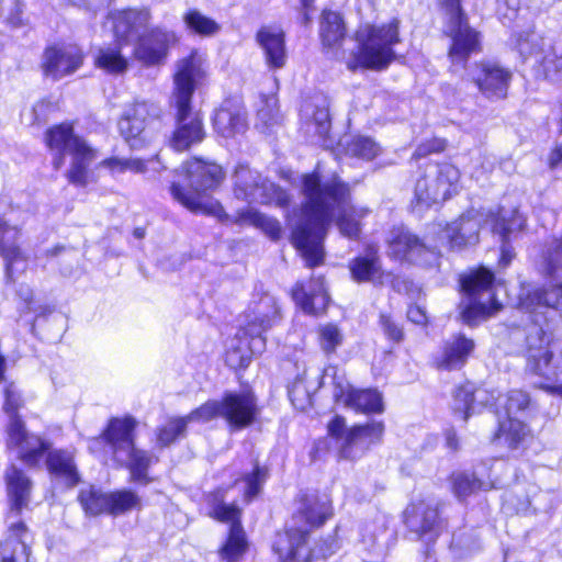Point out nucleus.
I'll return each instance as SVG.
<instances>
[{"mask_svg": "<svg viewBox=\"0 0 562 562\" xmlns=\"http://www.w3.org/2000/svg\"><path fill=\"white\" fill-rule=\"evenodd\" d=\"M381 325L390 339L398 342L403 339V330L386 315H381Z\"/></svg>", "mask_w": 562, "mask_h": 562, "instance_id": "60", "label": "nucleus"}, {"mask_svg": "<svg viewBox=\"0 0 562 562\" xmlns=\"http://www.w3.org/2000/svg\"><path fill=\"white\" fill-rule=\"evenodd\" d=\"M289 396L299 409H304L310 404V394L301 380L289 390Z\"/></svg>", "mask_w": 562, "mask_h": 562, "instance_id": "58", "label": "nucleus"}, {"mask_svg": "<svg viewBox=\"0 0 562 562\" xmlns=\"http://www.w3.org/2000/svg\"><path fill=\"white\" fill-rule=\"evenodd\" d=\"M453 492L458 498H465L471 494L485 488L486 484L470 473H454L452 475Z\"/></svg>", "mask_w": 562, "mask_h": 562, "instance_id": "51", "label": "nucleus"}, {"mask_svg": "<svg viewBox=\"0 0 562 562\" xmlns=\"http://www.w3.org/2000/svg\"><path fill=\"white\" fill-rule=\"evenodd\" d=\"M384 432L382 422H371L366 425L355 426L346 434L345 443H342V453L348 458H355L358 452H363L369 447L378 442Z\"/></svg>", "mask_w": 562, "mask_h": 562, "instance_id": "31", "label": "nucleus"}, {"mask_svg": "<svg viewBox=\"0 0 562 562\" xmlns=\"http://www.w3.org/2000/svg\"><path fill=\"white\" fill-rule=\"evenodd\" d=\"M346 423L345 418L340 416H336L329 424H328V434L337 439H346V434L348 430L345 429Z\"/></svg>", "mask_w": 562, "mask_h": 562, "instance_id": "62", "label": "nucleus"}, {"mask_svg": "<svg viewBox=\"0 0 562 562\" xmlns=\"http://www.w3.org/2000/svg\"><path fill=\"white\" fill-rule=\"evenodd\" d=\"M300 503L292 525L283 532H278L273 542V550L281 562H310L312 552L307 546L308 532L331 516L330 501L326 495L304 494Z\"/></svg>", "mask_w": 562, "mask_h": 562, "instance_id": "3", "label": "nucleus"}, {"mask_svg": "<svg viewBox=\"0 0 562 562\" xmlns=\"http://www.w3.org/2000/svg\"><path fill=\"white\" fill-rule=\"evenodd\" d=\"M7 495L10 504V512L7 524L20 521L21 510L30 503L33 483L26 473L14 464H11L4 472Z\"/></svg>", "mask_w": 562, "mask_h": 562, "instance_id": "24", "label": "nucleus"}, {"mask_svg": "<svg viewBox=\"0 0 562 562\" xmlns=\"http://www.w3.org/2000/svg\"><path fill=\"white\" fill-rule=\"evenodd\" d=\"M460 188V171L456 166L428 162L416 181L415 198L419 204L430 206L450 199Z\"/></svg>", "mask_w": 562, "mask_h": 562, "instance_id": "9", "label": "nucleus"}, {"mask_svg": "<svg viewBox=\"0 0 562 562\" xmlns=\"http://www.w3.org/2000/svg\"><path fill=\"white\" fill-rule=\"evenodd\" d=\"M176 41L172 32L162 29H153L139 34L134 47L136 59L145 65H157L165 60L168 49Z\"/></svg>", "mask_w": 562, "mask_h": 562, "instance_id": "23", "label": "nucleus"}, {"mask_svg": "<svg viewBox=\"0 0 562 562\" xmlns=\"http://www.w3.org/2000/svg\"><path fill=\"white\" fill-rule=\"evenodd\" d=\"M162 110L153 101H135L125 106L119 120V131L132 148L142 147L150 122L160 119Z\"/></svg>", "mask_w": 562, "mask_h": 562, "instance_id": "16", "label": "nucleus"}, {"mask_svg": "<svg viewBox=\"0 0 562 562\" xmlns=\"http://www.w3.org/2000/svg\"><path fill=\"white\" fill-rule=\"evenodd\" d=\"M7 448L29 468H38L50 449V443L42 437L26 430L21 418L12 417L8 423Z\"/></svg>", "mask_w": 562, "mask_h": 562, "instance_id": "15", "label": "nucleus"}, {"mask_svg": "<svg viewBox=\"0 0 562 562\" xmlns=\"http://www.w3.org/2000/svg\"><path fill=\"white\" fill-rule=\"evenodd\" d=\"M405 522L412 533L426 542L435 541L439 535L440 520L436 506L420 502L405 510Z\"/></svg>", "mask_w": 562, "mask_h": 562, "instance_id": "26", "label": "nucleus"}, {"mask_svg": "<svg viewBox=\"0 0 562 562\" xmlns=\"http://www.w3.org/2000/svg\"><path fill=\"white\" fill-rule=\"evenodd\" d=\"M19 296L24 301L26 305L27 311H33L31 304H32V297H33V291L29 285H20L18 290Z\"/></svg>", "mask_w": 562, "mask_h": 562, "instance_id": "64", "label": "nucleus"}, {"mask_svg": "<svg viewBox=\"0 0 562 562\" xmlns=\"http://www.w3.org/2000/svg\"><path fill=\"white\" fill-rule=\"evenodd\" d=\"M474 341L464 335H457L445 341L441 351L435 358L438 369L456 370L462 368L474 350Z\"/></svg>", "mask_w": 562, "mask_h": 562, "instance_id": "30", "label": "nucleus"}, {"mask_svg": "<svg viewBox=\"0 0 562 562\" xmlns=\"http://www.w3.org/2000/svg\"><path fill=\"white\" fill-rule=\"evenodd\" d=\"M532 337L527 338L528 350L525 372L529 376H538L546 382H535V386L562 397V383H549L559 373V367L553 363V355L548 345L540 339L539 346L532 345Z\"/></svg>", "mask_w": 562, "mask_h": 562, "instance_id": "20", "label": "nucleus"}, {"mask_svg": "<svg viewBox=\"0 0 562 562\" xmlns=\"http://www.w3.org/2000/svg\"><path fill=\"white\" fill-rule=\"evenodd\" d=\"M203 78V58L196 52L178 61L170 98L176 122L170 145L178 151L189 149L205 137L202 117L192 108L193 93Z\"/></svg>", "mask_w": 562, "mask_h": 562, "instance_id": "2", "label": "nucleus"}, {"mask_svg": "<svg viewBox=\"0 0 562 562\" xmlns=\"http://www.w3.org/2000/svg\"><path fill=\"white\" fill-rule=\"evenodd\" d=\"M460 281L462 291L468 296L462 311V318L467 324L471 325L501 308L492 292L494 274L490 270L480 268L463 276Z\"/></svg>", "mask_w": 562, "mask_h": 562, "instance_id": "11", "label": "nucleus"}, {"mask_svg": "<svg viewBox=\"0 0 562 562\" xmlns=\"http://www.w3.org/2000/svg\"><path fill=\"white\" fill-rule=\"evenodd\" d=\"M239 225H252L262 229L271 239H279L281 236L280 223L252 207L239 211L234 220Z\"/></svg>", "mask_w": 562, "mask_h": 562, "instance_id": "41", "label": "nucleus"}, {"mask_svg": "<svg viewBox=\"0 0 562 562\" xmlns=\"http://www.w3.org/2000/svg\"><path fill=\"white\" fill-rule=\"evenodd\" d=\"M512 72L495 61H481L468 69V79L487 99H504L507 95Z\"/></svg>", "mask_w": 562, "mask_h": 562, "instance_id": "21", "label": "nucleus"}, {"mask_svg": "<svg viewBox=\"0 0 562 562\" xmlns=\"http://www.w3.org/2000/svg\"><path fill=\"white\" fill-rule=\"evenodd\" d=\"M318 338L322 350L325 353H333L341 346L344 335L337 325L326 324L319 327Z\"/></svg>", "mask_w": 562, "mask_h": 562, "instance_id": "53", "label": "nucleus"}, {"mask_svg": "<svg viewBox=\"0 0 562 562\" xmlns=\"http://www.w3.org/2000/svg\"><path fill=\"white\" fill-rule=\"evenodd\" d=\"M46 465L52 475L63 480L68 486L76 485L80 480L74 456L67 450H48Z\"/></svg>", "mask_w": 562, "mask_h": 562, "instance_id": "35", "label": "nucleus"}, {"mask_svg": "<svg viewBox=\"0 0 562 562\" xmlns=\"http://www.w3.org/2000/svg\"><path fill=\"white\" fill-rule=\"evenodd\" d=\"M268 479V470L267 468L259 467L258 464L254 465L252 470L248 473H245L243 476V482L245 483V498L250 501L252 497L258 495L261 491L262 485L266 483Z\"/></svg>", "mask_w": 562, "mask_h": 562, "instance_id": "52", "label": "nucleus"}, {"mask_svg": "<svg viewBox=\"0 0 562 562\" xmlns=\"http://www.w3.org/2000/svg\"><path fill=\"white\" fill-rule=\"evenodd\" d=\"M211 516L224 522H231L228 538L220 551L222 560L237 562L246 552L248 543L240 525V512L235 505H227L217 495L213 496Z\"/></svg>", "mask_w": 562, "mask_h": 562, "instance_id": "19", "label": "nucleus"}, {"mask_svg": "<svg viewBox=\"0 0 562 562\" xmlns=\"http://www.w3.org/2000/svg\"><path fill=\"white\" fill-rule=\"evenodd\" d=\"M482 225L490 227L493 234L505 238L508 232L525 225V218L518 210H471L462 214L458 221L447 225L441 239L451 250H461L479 241Z\"/></svg>", "mask_w": 562, "mask_h": 562, "instance_id": "5", "label": "nucleus"}, {"mask_svg": "<svg viewBox=\"0 0 562 562\" xmlns=\"http://www.w3.org/2000/svg\"><path fill=\"white\" fill-rule=\"evenodd\" d=\"M239 225H252L262 229L271 239H279L281 236L280 223L252 207L239 211L234 220Z\"/></svg>", "mask_w": 562, "mask_h": 562, "instance_id": "40", "label": "nucleus"}, {"mask_svg": "<svg viewBox=\"0 0 562 562\" xmlns=\"http://www.w3.org/2000/svg\"><path fill=\"white\" fill-rule=\"evenodd\" d=\"M334 394L345 406L359 413H382L384 409L381 393L373 389L358 390L350 385H337Z\"/></svg>", "mask_w": 562, "mask_h": 562, "instance_id": "28", "label": "nucleus"}, {"mask_svg": "<svg viewBox=\"0 0 562 562\" xmlns=\"http://www.w3.org/2000/svg\"><path fill=\"white\" fill-rule=\"evenodd\" d=\"M407 318L416 325H426L427 315L425 310L419 305H411L407 310Z\"/></svg>", "mask_w": 562, "mask_h": 562, "instance_id": "63", "label": "nucleus"}, {"mask_svg": "<svg viewBox=\"0 0 562 562\" xmlns=\"http://www.w3.org/2000/svg\"><path fill=\"white\" fill-rule=\"evenodd\" d=\"M261 108L258 109V120L266 127L273 126L280 122L279 109L277 105V99L273 97L266 98Z\"/></svg>", "mask_w": 562, "mask_h": 562, "instance_id": "56", "label": "nucleus"}, {"mask_svg": "<svg viewBox=\"0 0 562 562\" xmlns=\"http://www.w3.org/2000/svg\"><path fill=\"white\" fill-rule=\"evenodd\" d=\"M222 417L235 429L252 424L258 413L256 397L250 391L226 393L222 398Z\"/></svg>", "mask_w": 562, "mask_h": 562, "instance_id": "22", "label": "nucleus"}, {"mask_svg": "<svg viewBox=\"0 0 562 562\" xmlns=\"http://www.w3.org/2000/svg\"><path fill=\"white\" fill-rule=\"evenodd\" d=\"M27 533L22 521L8 524V536L0 542V562H27L29 548L25 542Z\"/></svg>", "mask_w": 562, "mask_h": 562, "instance_id": "33", "label": "nucleus"}, {"mask_svg": "<svg viewBox=\"0 0 562 562\" xmlns=\"http://www.w3.org/2000/svg\"><path fill=\"white\" fill-rule=\"evenodd\" d=\"M302 194L304 202L293 225L292 239L306 266L313 268L323 262V240L330 224L335 222L342 236L357 239L361 220L369 210L351 203L349 186L337 177L322 181L319 167L302 176Z\"/></svg>", "mask_w": 562, "mask_h": 562, "instance_id": "1", "label": "nucleus"}, {"mask_svg": "<svg viewBox=\"0 0 562 562\" xmlns=\"http://www.w3.org/2000/svg\"><path fill=\"white\" fill-rule=\"evenodd\" d=\"M515 45L524 58H535L539 75L550 81L562 78V43L528 31L516 36Z\"/></svg>", "mask_w": 562, "mask_h": 562, "instance_id": "10", "label": "nucleus"}, {"mask_svg": "<svg viewBox=\"0 0 562 562\" xmlns=\"http://www.w3.org/2000/svg\"><path fill=\"white\" fill-rule=\"evenodd\" d=\"M520 305L530 313H542L543 308L558 310L562 306V283L529 291L520 299Z\"/></svg>", "mask_w": 562, "mask_h": 562, "instance_id": "34", "label": "nucleus"}, {"mask_svg": "<svg viewBox=\"0 0 562 562\" xmlns=\"http://www.w3.org/2000/svg\"><path fill=\"white\" fill-rule=\"evenodd\" d=\"M340 145L347 155L363 160H372L381 153L380 146L372 138L366 136L345 137L340 140Z\"/></svg>", "mask_w": 562, "mask_h": 562, "instance_id": "43", "label": "nucleus"}, {"mask_svg": "<svg viewBox=\"0 0 562 562\" xmlns=\"http://www.w3.org/2000/svg\"><path fill=\"white\" fill-rule=\"evenodd\" d=\"M440 4L448 19L447 33L452 38L449 56L452 63H464L480 49V34L469 26L460 0H441Z\"/></svg>", "mask_w": 562, "mask_h": 562, "instance_id": "14", "label": "nucleus"}, {"mask_svg": "<svg viewBox=\"0 0 562 562\" xmlns=\"http://www.w3.org/2000/svg\"><path fill=\"white\" fill-rule=\"evenodd\" d=\"M4 397L3 411L8 414L9 422H11L12 417L20 418L18 416V409L21 407L22 401L19 392L12 384L5 387Z\"/></svg>", "mask_w": 562, "mask_h": 562, "instance_id": "57", "label": "nucleus"}, {"mask_svg": "<svg viewBox=\"0 0 562 562\" xmlns=\"http://www.w3.org/2000/svg\"><path fill=\"white\" fill-rule=\"evenodd\" d=\"M350 271L359 282L371 281L380 274L379 258L372 252L367 257H358L350 263Z\"/></svg>", "mask_w": 562, "mask_h": 562, "instance_id": "48", "label": "nucleus"}, {"mask_svg": "<svg viewBox=\"0 0 562 562\" xmlns=\"http://www.w3.org/2000/svg\"><path fill=\"white\" fill-rule=\"evenodd\" d=\"M387 254L397 260L430 265L437 259V245H427L404 227L390 232Z\"/></svg>", "mask_w": 562, "mask_h": 562, "instance_id": "18", "label": "nucleus"}, {"mask_svg": "<svg viewBox=\"0 0 562 562\" xmlns=\"http://www.w3.org/2000/svg\"><path fill=\"white\" fill-rule=\"evenodd\" d=\"M135 426L132 417L112 418L104 431L90 440L89 449L105 462L112 458L117 464L125 465L133 482L147 484V470L153 459L146 451L134 447Z\"/></svg>", "mask_w": 562, "mask_h": 562, "instance_id": "4", "label": "nucleus"}, {"mask_svg": "<svg viewBox=\"0 0 562 562\" xmlns=\"http://www.w3.org/2000/svg\"><path fill=\"white\" fill-rule=\"evenodd\" d=\"M529 404V395L520 390L510 391L505 397L496 398L495 405L503 407L506 415L504 420H499L497 438H504L509 448H516L528 434L527 426L513 415L525 411Z\"/></svg>", "mask_w": 562, "mask_h": 562, "instance_id": "17", "label": "nucleus"}, {"mask_svg": "<svg viewBox=\"0 0 562 562\" xmlns=\"http://www.w3.org/2000/svg\"><path fill=\"white\" fill-rule=\"evenodd\" d=\"M234 193L237 199L249 203H274L280 206L289 203V194L284 190L244 165L235 169Z\"/></svg>", "mask_w": 562, "mask_h": 562, "instance_id": "13", "label": "nucleus"}, {"mask_svg": "<svg viewBox=\"0 0 562 562\" xmlns=\"http://www.w3.org/2000/svg\"><path fill=\"white\" fill-rule=\"evenodd\" d=\"M213 127L224 138H232L245 133L248 127V121L244 104L236 99L223 101L214 113Z\"/></svg>", "mask_w": 562, "mask_h": 562, "instance_id": "27", "label": "nucleus"}, {"mask_svg": "<svg viewBox=\"0 0 562 562\" xmlns=\"http://www.w3.org/2000/svg\"><path fill=\"white\" fill-rule=\"evenodd\" d=\"M187 25L201 35H212L218 31V24L196 10L188 12L184 16Z\"/></svg>", "mask_w": 562, "mask_h": 562, "instance_id": "55", "label": "nucleus"}, {"mask_svg": "<svg viewBox=\"0 0 562 562\" xmlns=\"http://www.w3.org/2000/svg\"><path fill=\"white\" fill-rule=\"evenodd\" d=\"M313 289L306 291L304 285L296 283L292 296L295 303L307 314H317L323 310L328 301L324 289L323 280L319 278L312 281Z\"/></svg>", "mask_w": 562, "mask_h": 562, "instance_id": "36", "label": "nucleus"}, {"mask_svg": "<svg viewBox=\"0 0 562 562\" xmlns=\"http://www.w3.org/2000/svg\"><path fill=\"white\" fill-rule=\"evenodd\" d=\"M244 318L245 324L241 327V333L245 337H251V350L263 352L266 349L263 334L281 319L277 299L267 292L255 293Z\"/></svg>", "mask_w": 562, "mask_h": 562, "instance_id": "12", "label": "nucleus"}, {"mask_svg": "<svg viewBox=\"0 0 562 562\" xmlns=\"http://www.w3.org/2000/svg\"><path fill=\"white\" fill-rule=\"evenodd\" d=\"M78 498L87 514L91 516H98L104 513L109 514V493H103L100 490L90 486L81 490Z\"/></svg>", "mask_w": 562, "mask_h": 562, "instance_id": "46", "label": "nucleus"}, {"mask_svg": "<svg viewBox=\"0 0 562 562\" xmlns=\"http://www.w3.org/2000/svg\"><path fill=\"white\" fill-rule=\"evenodd\" d=\"M150 20L147 9L125 10L114 16V32L117 37H124L132 33H139L146 29Z\"/></svg>", "mask_w": 562, "mask_h": 562, "instance_id": "38", "label": "nucleus"}, {"mask_svg": "<svg viewBox=\"0 0 562 562\" xmlns=\"http://www.w3.org/2000/svg\"><path fill=\"white\" fill-rule=\"evenodd\" d=\"M345 34L346 29L340 14L334 11H324L319 25V36L323 45L333 48L340 44Z\"/></svg>", "mask_w": 562, "mask_h": 562, "instance_id": "39", "label": "nucleus"}, {"mask_svg": "<svg viewBox=\"0 0 562 562\" xmlns=\"http://www.w3.org/2000/svg\"><path fill=\"white\" fill-rule=\"evenodd\" d=\"M109 514L114 516L139 508L142 504L139 496L131 490L109 493Z\"/></svg>", "mask_w": 562, "mask_h": 562, "instance_id": "47", "label": "nucleus"}, {"mask_svg": "<svg viewBox=\"0 0 562 562\" xmlns=\"http://www.w3.org/2000/svg\"><path fill=\"white\" fill-rule=\"evenodd\" d=\"M269 68L280 69L286 63V49L282 31L271 26L261 27L256 35Z\"/></svg>", "mask_w": 562, "mask_h": 562, "instance_id": "32", "label": "nucleus"}, {"mask_svg": "<svg viewBox=\"0 0 562 562\" xmlns=\"http://www.w3.org/2000/svg\"><path fill=\"white\" fill-rule=\"evenodd\" d=\"M46 144L58 153L71 155V165L67 171V179L71 184L86 187L89 182V166L97 158L94 149L74 134L72 126L66 123L56 125L47 131Z\"/></svg>", "mask_w": 562, "mask_h": 562, "instance_id": "8", "label": "nucleus"}, {"mask_svg": "<svg viewBox=\"0 0 562 562\" xmlns=\"http://www.w3.org/2000/svg\"><path fill=\"white\" fill-rule=\"evenodd\" d=\"M524 225L518 228V229H515L513 232H508V234L506 235L505 238H503L501 235H498L499 239L502 240V248H501V259H499V263L504 267H506L507 265H509V262L512 261L513 257H514V254H513V249L512 247L507 244V240L509 238V236L515 233V232H518L520 229H522Z\"/></svg>", "mask_w": 562, "mask_h": 562, "instance_id": "61", "label": "nucleus"}, {"mask_svg": "<svg viewBox=\"0 0 562 562\" xmlns=\"http://www.w3.org/2000/svg\"><path fill=\"white\" fill-rule=\"evenodd\" d=\"M83 58L82 50L76 45L47 48L44 53V72L55 80L60 79L79 69Z\"/></svg>", "mask_w": 562, "mask_h": 562, "instance_id": "25", "label": "nucleus"}, {"mask_svg": "<svg viewBox=\"0 0 562 562\" xmlns=\"http://www.w3.org/2000/svg\"><path fill=\"white\" fill-rule=\"evenodd\" d=\"M302 115L306 119L308 130H314L321 138H325L330 130V115L325 98H316L306 102L302 108Z\"/></svg>", "mask_w": 562, "mask_h": 562, "instance_id": "37", "label": "nucleus"}, {"mask_svg": "<svg viewBox=\"0 0 562 562\" xmlns=\"http://www.w3.org/2000/svg\"><path fill=\"white\" fill-rule=\"evenodd\" d=\"M236 338L238 340L237 346L232 348L226 353V362L233 369L247 368L250 363L252 355H260L261 352H255L251 350V337H245L241 329L237 333Z\"/></svg>", "mask_w": 562, "mask_h": 562, "instance_id": "45", "label": "nucleus"}, {"mask_svg": "<svg viewBox=\"0 0 562 562\" xmlns=\"http://www.w3.org/2000/svg\"><path fill=\"white\" fill-rule=\"evenodd\" d=\"M95 65L110 74H122L127 69V59L121 54L120 43L114 46L100 48Z\"/></svg>", "mask_w": 562, "mask_h": 562, "instance_id": "44", "label": "nucleus"}, {"mask_svg": "<svg viewBox=\"0 0 562 562\" xmlns=\"http://www.w3.org/2000/svg\"><path fill=\"white\" fill-rule=\"evenodd\" d=\"M446 148V140L440 138H434L431 140H427L420 144L414 155L413 158L418 159L420 157H425L431 153H440Z\"/></svg>", "mask_w": 562, "mask_h": 562, "instance_id": "59", "label": "nucleus"}, {"mask_svg": "<svg viewBox=\"0 0 562 562\" xmlns=\"http://www.w3.org/2000/svg\"><path fill=\"white\" fill-rule=\"evenodd\" d=\"M222 401H209L184 416L188 424L206 423L215 417H222Z\"/></svg>", "mask_w": 562, "mask_h": 562, "instance_id": "54", "label": "nucleus"}, {"mask_svg": "<svg viewBox=\"0 0 562 562\" xmlns=\"http://www.w3.org/2000/svg\"><path fill=\"white\" fill-rule=\"evenodd\" d=\"M355 40L357 47L347 61L348 69H384L395 58L393 47L400 43L398 21L381 25L361 24L355 33Z\"/></svg>", "mask_w": 562, "mask_h": 562, "instance_id": "7", "label": "nucleus"}, {"mask_svg": "<svg viewBox=\"0 0 562 562\" xmlns=\"http://www.w3.org/2000/svg\"><path fill=\"white\" fill-rule=\"evenodd\" d=\"M18 237V228L0 220V256L5 262V277L10 281L15 272L26 267V256L15 244Z\"/></svg>", "mask_w": 562, "mask_h": 562, "instance_id": "29", "label": "nucleus"}, {"mask_svg": "<svg viewBox=\"0 0 562 562\" xmlns=\"http://www.w3.org/2000/svg\"><path fill=\"white\" fill-rule=\"evenodd\" d=\"M184 168L190 190L186 191L179 184L172 183L170 191L173 199L191 212L210 214L221 221L228 220L229 216L222 205L209 195L224 178L221 166L193 159Z\"/></svg>", "mask_w": 562, "mask_h": 562, "instance_id": "6", "label": "nucleus"}, {"mask_svg": "<svg viewBox=\"0 0 562 562\" xmlns=\"http://www.w3.org/2000/svg\"><path fill=\"white\" fill-rule=\"evenodd\" d=\"M483 392H473L470 385H463L454 392V411L463 414V420H467L472 414L476 412L474 402L480 398L483 401Z\"/></svg>", "mask_w": 562, "mask_h": 562, "instance_id": "50", "label": "nucleus"}, {"mask_svg": "<svg viewBox=\"0 0 562 562\" xmlns=\"http://www.w3.org/2000/svg\"><path fill=\"white\" fill-rule=\"evenodd\" d=\"M188 425L184 416L170 418L164 426L157 429V443L160 447H168L177 439L183 438Z\"/></svg>", "mask_w": 562, "mask_h": 562, "instance_id": "49", "label": "nucleus"}, {"mask_svg": "<svg viewBox=\"0 0 562 562\" xmlns=\"http://www.w3.org/2000/svg\"><path fill=\"white\" fill-rule=\"evenodd\" d=\"M158 160H148L147 162L138 159V158H120V157H112L109 159H104L101 162V166L109 169L110 172L113 176L121 175L127 171L134 172V173H144L149 170L148 165H151V170L158 171Z\"/></svg>", "mask_w": 562, "mask_h": 562, "instance_id": "42", "label": "nucleus"}]
</instances>
